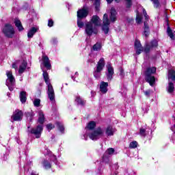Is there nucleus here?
Listing matches in <instances>:
<instances>
[{"label":"nucleus","mask_w":175,"mask_h":175,"mask_svg":"<svg viewBox=\"0 0 175 175\" xmlns=\"http://www.w3.org/2000/svg\"><path fill=\"white\" fill-rule=\"evenodd\" d=\"M96 126V123L92 121L88 123L86 127V135L89 136L91 140H98L100 139V137H103V136H105V129L103 127H97L94 129Z\"/></svg>","instance_id":"nucleus-1"},{"label":"nucleus","mask_w":175,"mask_h":175,"mask_svg":"<svg viewBox=\"0 0 175 175\" xmlns=\"http://www.w3.org/2000/svg\"><path fill=\"white\" fill-rule=\"evenodd\" d=\"M38 122L41 124L38 125L36 129H29V127H28V133L34 135L36 139L40 138V136H42V132H43V124H44V113H43V111H38Z\"/></svg>","instance_id":"nucleus-2"},{"label":"nucleus","mask_w":175,"mask_h":175,"mask_svg":"<svg viewBox=\"0 0 175 175\" xmlns=\"http://www.w3.org/2000/svg\"><path fill=\"white\" fill-rule=\"evenodd\" d=\"M42 75L44 80L48 87V98L50 99L51 102H54L55 100V94L54 93V88H53V85H51V83H50V79H49V73L43 70Z\"/></svg>","instance_id":"nucleus-3"},{"label":"nucleus","mask_w":175,"mask_h":175,"mask_svg":"<svg viewBox=\"0 0 175 175\" xmlns=\"http://www.w3.org/2000/svg\"><path fill=\"white\" fill-rule=\"evenodd\" d=\"M156 72L157 68L155 67L148 68L145 72V80L147 83H149L151 87L155 84V77L152 75H155Z\"/></svg>","instance_id":"nucleus-4"},{"label":"nucleus","mask_w":175,"mask_h":175,"mask_svg":"<svg viewBox=\"0 0 175 175\" xmlns=\"http://www.w3.org/2000/svg\"><path fill=\"white\" fill-rule=\"evenodd\" d=\"M105 65V58L101 57L97 63L96 70L94 72V77L95 79H100V76H102V70H103Z\"/></svg>","instance_id":"nucleus-5"},{"label":"nucleus","mask_w":175,"mask_h":175,"mask_svg":"<svg viewBox=\"0 0 175 175\" xmlns=\"http://www.w3.org/2000/svg\"><path fill=\"white\" fill-rule=\"evenodd\" d=\"M6 76L8 77L6 85L8 87L10 91H13L14 90V85H16V79H14L12 71H6Z\"/></svg>","instance_id":"nucleus-6"},{"label":"nucleus","mask_w":175,"mask_h":175,"mask_svg":"<svg viewBox=\"0 0 175 175\" xmlns=\"http://www.w3.org/2000/svg\"><path fill=\"white\" fill-rule=\"evenodd\" d=\"M3 33L7 38H12L13 36H14V28H13V26L11 25L7 24L3 29Z\"/></svg>","instance_id":"nucleus-7"},{"label":"nucleus","mask_w":175,"mask_h":175,"mask_svg":"<svg viewBox=\"0 0 175 175\" xmlns=\"http://www.w3.org/2000/svg\"><path fill=\"white\" fill-rule=\"evenodd\" d=\"M85 32L88 36H92V33L96 35L98 33V28L94 26L92 23H88L85 25Z\"/></svg>","instance_id":"nucleus-8"},{"label":"nucleus","mask_w":175,"mask_h":175,"mask_svg":"<svg viewBox=\"0 0 175 175\" xmlns=\"http://www.w3.org/2000/svg\"><path fill=\"white\" fill-rule=\"evenodd\" d=\"M109 25H110V20L107 14H105L103 19V31L105 34L109 33Z\"/></svg>","instance_id":"nucleus-9"},{"label":"nucleus","mask_w":175,"mask_h":175,"mask_svg":"<svg viewBox=\"0 0 175 175\" xmlns=\"http://www.w3.org/2000/svg\"><path fill=\"white\" fill-rule=\"evenodd\" d=\"M113 75H114V68H113V66H111V64H110V63H108L107 65L106 72L107 80H111V79H113Z\"/></svg>","instance_id":"nucleus-10"},{"label":"nucleus","mask_w":175,"mask_h":175,"mask_svg":"<svg viewBox=\"0 0 175 175\" xmlns=\"http://www.w3.org/2000/svg\"><path fill=\"white\" fill-rule=\"evenodd\" d=\"M24 114L23 113V111L20 110H16L14 112V114L12 116L11 118L13 120V121H21L23 120Z\"/></svg>","instance_id":"nucleus-11"},{"label":"nucleus","mask_w":175,"mask_h":175,"mask_svg":"<svg viewBox=\"0 0 175 175\" xmlns=\"http://www.w3.org/2000/svg\"><path fill=\"white\" fill-rule=\"evenodd\" d=\"M158 46V41L153 40L150 44H146L144 49L145 53H150V50Z\"/></svg>","instance_id":"nucleus-12"},{"label":"nucleus","mask_w":175,"mask_h":175,"mask_svg":"<svg viewBox=\"0 0 175 175\" xmlns=\"http://www.w3.org/2000/svg\"><path fill=\"white\" fill-rule=\"evenodd\" d=\"M89 23H91L92 24V25L97 27H100V25H101L102 21L100 20V18H99V16H98L96 15H94L92 17L90 22H89Z\"/></svg>","instance_id":"nucleus-13"},{"label":"nucleus","mask_w":175,"mask_h":175,"mask_svg":"<svg viewBox=\"0 0 175 175\" xmlns=\"http://www.w3.org/2000/svg\"><path fill=\"white\" fill-rule=\"evenodd\" d=\"M42 65L46 68V69H51V64H50V59L46 55H42Z\"/></svg>","instance_id":"nucleus-14"},{"label":"nucleus","mask_w":175,"mask_h":175,"mask_svg":"<svg viewBox=\"0 0 175 175\" xmlns=\"http://www.w3.org/2000/svg\"><path fill=\"white\" fill-rule=\"evenodd\" d=\"M104 131L106 136H113L114 133L117 131V130L113 128V126H107Z\"/></svg>","instance_id":"nucleus-15"},{"label":"nucleus","mask_w":175,"mask_h":175,"mask_svg":"<svg viewBox=\"0 0 175 175\" xmlns=\"http://www.w3.org/2000/svg\"><path fill=\"white\" fill-rule=\"evenodd\" d=\"M88 16V10L86 9H81L77 11V18H85Z\"/></svg>","instance_id":"nucleus-16"},{"label":"nucleus","mask_w":175,"mask_h":175,"mask_svg":"<svg viewBox=\"0 0 175 175\" xmlns=\"http://www.w3.org/2000/svg\"><path fill=\"white\" fill-rule=\"evenodd\" d=\"M134 46L136 50V54H137V55H139V54H142V52L143 51V48L142 47V44L140 43V41L136 40Z\"/></svg>","instance_id":"nucleus-17"},{"label":"nucleus","mask_w":175,"mask_h":175,"mask_svg":"<svg viewBox=\"0 0 175 175\" xmlns=\"http://www.w3.org/2000/svg\"><path fill=\"white\" fill-rule=\"evenodd\" d=\"M109 87V83L102 81L100 83V91L102 94H106L107 92V88Z\"/></svg>","instance_id":"nucleus-18"},{"label":"nucleus","mask_w":175,"mask_h":175,"mask_svg":"<svg viewBox=\"0 0 175 175\" xmlns=\"http://www.w3.org/2000/svg\"><path fill=\"white\" fill-rule=\"evenodd\" d=\"M114 154V149L113 148H109L108 150H106L105 154L103 156V159L104 161H106V159H109V157L110 155H113Z\"/></svg>","instance_id":"nucleus-19"},{"label":"nucleus","mask_w":175,"mask_h":175,"mask_svg":"<svg viewBox=\"0 0 175 175\" xmlns=\"http://www.w3.org/2000/svg\"><path fill=\"white\" fill-rule=\"evenodd\" d=\"M38 29H39V27H31V29H29L27 33V38H33V35H35L36 33L38 32Z\"/></svg>","instance_id":"nucleus-20"},{"label":"nucleus","mask_w":175,"mask_h":175,"mask_svg":"<svg viewBox=\"0 0 175 175\" xmlns=\"http://www.w3.org/2000/svg\"><path fill=\"white\" fill-rule=\"evenodd\" d=\"M109 18L112 23H114V21L117 20V12H116V9H114V8L111 9Z\"/></svg>","instance_id":"nucleus-21"},{"label":"nucleus","mask_w":175,"mask_h":175,"mask_svg":"<svg viewBox=\"0 0 175 175\" xmlns=\"http://www.w3.org/2000/svg\"><path fill=\"white\" fill-rule=\"evenodd\" d=\"M144 35L146 38L148 37L150 35V27H148V24H147V21L144 22Z\"/></svg>","instance_id":"nucleus-22"},{"label":"nucleus","mask_w":175,"mask_h":175,"mask_svg":"<svg viewBox=\"0 0 175 175\" xmlns=\"http://www.w3.org/2000/svg\"><path fill=\"white\" fill-rule=\"evenodd\" d=\"M26 69H27V62L25 61H23L19 66L18 72L21 75L24 73Z\"/></svg>","instance_id":"nucleus-23"},{"label":"nucleus","mask_w":175,"mask_h":175,"mask_svg":"<svg viewBox=\"0 0 175 175\" xmlns=\"http://www.w3.org/2000/svg\"><path fill=\"white\" fill-rule=\"evenodd\" d=\"M20 100L21 103H25L27 102V92H21L20 93Z\"/></svg>","instance_id":"nucleus-24"},{"label":"nucleus","mask_w":175,"mask_h":175,"mask_svg":"<svg viewBox=\"0 0 175 175\" xmlns=\"http://www.w3.org/2000/svg\"><path fill=\"white\" fill-rule=\"evenodd\" d=\"M14 24L16 27L18 28V31L24 30V27H23V25H21V21H20V20H18V18H15Z\"/></svg>","instance_id":"nucleus-25"},{"label":"nucleus","mask_w":175,"mask_h":175,"mask_svg":"<svg viewBox=\"0 0 175 175\" xmlns=\"http://www.w3.org/2000/svg\"><path fill=\"white\" fill-rule=\"evenodd\" d=\"M75 102L77 103V105H81V106H83V105H85V100L81 98L80 96H76Z\"/></svg>","instance_id":"nucleus-26"},{"label":"nucleus","mask_w":175,"mask_h":175,"mask_svg":"<svg viewBox=\"0 0 175 175\" xmlns=\"http://www.w3.org/2000/svg\"><path fill=\"white\" fill-rule=\"evenodd\" d=\"M167 33L171 39H174V31L172 30L170 26H167Z\"/></svg>","instance_id":"nucleus-27"},{"label":"nucleus","mask_w":175,"mask_h":175,"mask_svg":"<svg viewBox=\"0 0 175 175\" xmlns=\"http://www.w3.org/2000/svg\"><path fill=\"white\" fill-rule=\"evenodd\" d=\"M168 79H172L173 81H175V71L174 70H170L168 71Z\"/></svg>","instance_id":"nucleus-28"},{"label":"nucleus","mask_w":175,"mask_h":175,"mask_svg":"<svg viewBox=\"0 0 175 175\" xmlns=\"http://www.w3.org/2000/svg\"><path fill=\"white\" fill-rule=\"evenodd\" d=\"M167 90L169 94H172L174 91V84L172 82H169Z\"/></svg>","instance_id":"nucleus-29"},{"label":"nucleus","mask_w":175,"mask_h":175,"mask_svg":"<svg viewBox=\"0 0 175 175\" xmlns=\"http://www.w3.org/2000/svg\"><path fill=\"white\" fill-rule=\"evenodd\" d=\"M42 164L45 169H50L51 167V164H50V162L47 160H44Z\"/></svg>","instance_id":"nucleus-30"},{"label":"nucleus","mask_w":175,"mask_h":175,"mask_svg":"<svg viewBox=\"0 0 175 175\" xmlns=\"http://www.w3.org/2000/svg\"><path fill=\"white\" fill-rule=\"evenodd\" d=\"M100 49H102V45L100 44V43H96L93 46V50L94 51H99Z\"/></svg>","instance_id":"nucleus-31"},{"label":"nucleus","mask_w":175,"mask_h":175,"mask_svg":"<svg viewBox=\"0 0 175 175\" xmlns=\"http://www.w3.org/2000/svg\"><path fill=\"white\" fill-rule=\"evenodd\" d=\"M57 125L60 132H62V133H64V131H65V128L64 127V125L61 122H57Z\"/></svg>","instance_id":"nucleus-32"},{"label":"nucleus","mask_w":175,"mask_h":175,"mask_svg":"<svg viewBox=\"0 0 175 175\" xmlns=\"http://www.w3.org/2000/svg\"><path fill=\"white\" fill-rule=\"evenodd\" d=\"M77 26L79 27V28H83V27H84V23L81 21V18H77Z\"/></svg>","instance_id":"nucleus-33"},{"label":"nucleus","mask_w":175,"mask_h":175,"mask_svg":"<svg viewBox=\"0 0 175 175\" xmlns=\"http://www.w3.org/2000/svg\"><path fill=\"white\" fill-rule=\"evenodd\" d=\"M33 116H34V114L33 112H28L26 113V116L29 121H32V118H33Z\"/></svg>","instance_id":"nucleus-34"},{"label":"nucleus","mask_w":175,"mask_h":175,"mask_svg":"<svg viewBox=\"0 0 175 175\" xmlns=\"http://www.w3.org/2000/svg\"><path fill=\"white\" fill-rule=\"evenodd\" d=\"M142 15L137 14V16H136V23L137 24H142Z\"/></svg>","instance_id":"nucleus-35"},{"label":"nucleus","mask_w":175,"mask_h":175,"mask_svg":"<svg viewBox=\"0 0 175 175\" xmlns=\"http://www.w3.org/2000/svg\"><path fill=\"white\" fill-rule=\"evenodd\" d=\"M137 147V142L134 141L130 143L129 148H136Z\"/></svg>","instance_id":"nucleus-36"},{"label":"nucleus","mask_w":175,"mask_h":175,"mask_svg":"<svg viewBox=\"0 0 175 175\" xmlns=\"http://www.w3.org/2000/svg\"><path fill=\"white\" fill-rule=\"evenodd\" d=\"M139 135L140 136H142V137H146V129H143V128H141L139 129Z\"/></svg>","instance_id":"nucleus-37"},{"label":"nucleus","mask_w":175,"mask_h":175,"mask_svg":"<svg viewBox=\"0 0 175 175\" xmlns=\"http://www.w3.org/2000/svg\"><path fill=\"white\" fill-rule=\"evenodd\" d=\"M33 105L36 107H39V106H40V99L36 98L33 101Z\"/></svg>","instance_id":"nucleus-38"},{"label":"nucleus","mask_w":175,"mask_h":175,"mask_svg":"<svg viewBox=\"0 0 175 175\" xmlns=\"http://www.w3.org/2000/svg\"><path fill=\"white\" fill-rule=\"evenodd\" d=\"M153 4L154 8H159V0H150Z\"/></svg>","instance_id":"nucleus-39"},{"label":"nucleus","mask_w":175,"mask_h":175,"mask_svg":"<svg viewBox=\"0 0 175 175\" xmlns=\"http://www.w3.org/2000/svg\"><path fill=\"white\" fill-rule=\"evenodd\" d=\"M54 128H55V126L53 124H46V129H48V131H51V129H54Z\"/></svg>","instance_id":"nucleus-40"},{"label":"nucleus","mask_w":175,"mask_h":175,"mask_svg":"<svg viewBox=\"0 0 175 175\" xmlns=\"http://www.w3.org/2000/svg\"><path fill=\"white\" fill-rule=\"evenodd\" d=\"M143 14H144V16L145 17V20L146 21H148V15H147V12L146 11V9L143 8Z\"/></svg>","instance_id":"nucleus-41"},{"label":"nucleus","mask_w":175,"mask_h":175,"mask_svg":"<svg viewBox=\"0 0 175 175\" xmlns=\"http://www.w3.org/2000/svg\"><path fill=\"white\" fill-rule=\"evenodd\" d=\"M126 8H129L132 6V1L131 0H126Z\"/></svg>","instance_id":"nucleus-42"},{"label":"nucleus","mask_w":175,"mask_h":175,"mask_svg":"<svg viewBox=\"0 0 175 175\" xmlns=\"http://www.w3.org/2000/svg\"><path fill=\"white\" fill-rule=\"evenodd\" d=\"M53 25H54V21L51 19L48 22V27H53Z\"/></svg>","instance_id":"nucleus-43"},{"label":"nucleus","mask_w":175,"mask_h":175,"mask_svg":"<svg viewBox=\"0 0 175 175\" xmlns=\"http://www.w3.org/2000/svg\"><path fill=\"white\" fill-rule=\"evenodd\" d=\"M144 94H145L146 96H147L148 98L150 96V95L151 94V90H146L144 92Z\"/></svg>","instance_id":"nucleus-44"},{"label":"nucleus","mask_w":175,"mask_h":175,"mask_svg":"<svg viewBox=\"0 0 175 175\" xmlns=\"http://www.w3.org/2000/svg\"><path fill=\"white\" fill-rule=\"evenodd\" d=\"M1 159L3 161H8V154H3V156L1 157Z\"/></svg>","instance_id":"nucleus-45"},{"label":"nucleus","mask_w":175,"mask_h":175,"mask_svg":"<svg viewBox=\"0 0 175 175\" xmlns=\"http://www.w3.org/2000/svg\"><path fill=\"white\" fill-rule=\"evenodd\" d=\"M51 161L55 162V161H57V157L55 155H53L51 157Z\"/></svg>","instance_id":"nucleus-46"},{"label":"nucleus","mask_w":175,"mask_h":175,"mask_svg":"<svg viewBox=\"0 0 175 175\" xmlns=\"http://www.w3.org/2000/svg\"><path fill=\"white\" fill-rule=\"evenodd\" d=\"M12 68H13L14 69L17 70V68H18L17 64L14 63V64H12Z\"/></svg>","instance_id":"nucleus-47"},{"label":"nucleus","mask_w":175,"mask_h":175,"mask_svg":"<svg viewBox=\"0 0 175 175\" xmlns=\"http://www.w3.org/2000/svg\"><path fill=\"white\" fill-rule=\"evenodd\" d=\"M52 41H53V43H54V44L57 43V38H53Z\"/></svg>","instance_id":"nucleus-48"},{"label":"nucleus","mask_w":175,"mask_h":175,"mask_svg":"<svg viewBox=\"0 0 175 175\" xmlns=\"http://www.w3.org/2000/svg\"><path fill=\"white\" fill-rule=\"evenodd\" d=\"M107 2L108 3H111V2H113V0H107Z\"/></svg>","instance_id":"nucleus-49"},{"label":"nucleus","mask_w":175,"mask_h":175,"mask_svg":"<svg viewBox=\"0 0 175 175\" xmlns=\"http://www.w3.org/2000/svg\"><path fill=\"white\" fill-rule=\"evenodd\" d=\"M75 76H76V77L79 76V72H75Z\"/></svg>","instance_id":"nucleus-50"},{"label":"nucleus","mask_w":175,"mask_h":175,"mask_svg":"<svg viewBox=\"0 0 175 175\" xmlns=\"http://www.w3.org/2000/svg\"><path fill=\"white\" fill-rule=\"evenodd\" d=\"M71 79H72V80H74L75 81V77H71Z\"/></svg>","instance_id":"nucleus-51"},{"label":"nucleus","mask_w":175,"mask_h":175,"mask_svg":"<svg viewBox=\"0 0 175 175\" xmlns=\"http://www.w3.org/2000/svg\"><path fill=\"white\" fill-rule=\"evenodd\" d=\"M83 139H85V140H87V138H85V135H83Z\"/></svg>","instance_id":"nucleus-52"},{"label":"nucleus","mask_w":175,"mask_h":175,"mask_svg":"<svg viewBox=\"0 0 175 175\" xmlns=\"http://www.w3.org/2000/svg\"><path fill=\"white\" fill-rule=\"evenodd\" d=\"M116 2H120V0H115Z\"/></svg>","instance_id":"nucleus-53"},{"label":"nucleus","mask_w":175,"mask_h":175,"mask_svg":"<svg viewBox=\"0 0 175 175\" xmlns=\"http://www.w3.org/2000/svg\"><path fill=\"white\" fill-rule=\"evenodd\" d=\"M31 175H38V174H34V173H32V174H31Z\"/></svg>","instance_id":"nucleus-54"},{"label":"nucleus","mask_w":175,"mask_h":175,"mask_svg":"<svg viewBox=\"0 0 175 175\" xmlns=\"http://www.w3.org/2000/svg\"><path fill=\"white\" fill-rule=\"evenodd\" d=\"M122 73H123V71H122V70H121V75H122Z\"/></svg>","instance_id":"nucleus-55"}]
</instances>
